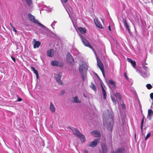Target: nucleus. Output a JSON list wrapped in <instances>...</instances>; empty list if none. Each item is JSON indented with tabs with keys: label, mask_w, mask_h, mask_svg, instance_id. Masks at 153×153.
Here are the masks:
<instances>
[{
	"label": "nucleus",
	"mask_w": 153,
	"mask_h": 153,
	"mask_svg": "<svg viewBox=\"0 0 153 153\" xmlns=\"http://www.w3.org/2000/svg\"><path fill=\"white\" fill-rule=\"evenodd\" d=\"M103 120L104 125L105 122L107 123V129L110 131H112L114 124V120L112 114L111 113H108L106 118L104 117Z\"/></svg>",
	"instance_id": "nucleus-1"
},
{
	"label": "nucleus",
	"mask_w": 153,
	"mask_h": 153,
	"mask_svg": "<svg viewBox=\"0 0 153 153\" xmlns=\"http://www.w3.org/2000/svg\"><path fill=\"white\" fill-rule=\"evenodd\" d=\"M31 70L33 71L34 73L36 75V78L38 79L39 78V74L37 71L33 67H31Z\"/></svg>",
	"instance_id": "nucleus-21"
},
{
	"label": "nucleus",
	"mask_w": 153,
	"mask_h": 153,
	"mask_svg": "<svg viewBox=\"0 0 153 153\" xmlns=\"http://www.w3.org/2000/svg\"><path fill=\"white\" fill-rule=\"evenodd\" d=\"M122 106L123 107V108H126V106H125V104H124L123 103L122 104Z\"/></svg>",
	"instance_id": "nucleus-40"
},
{
	"label": "nucleus",
	"mask_w": 153,
	"mask_h": 153,
	"mask_svg": "<svg viewBox=\"0 0 153 153\" xmlns=\"http://www.w3.org/2000/svg\"><path fill=\"white\" fill-rule=\"evenodd\" d=\"M65 93V91L64 90H62L61 91L59 94V95H63Z\"/></svg>",
	"instance_id": "nucleus-35"
},
{
	"label": "nucleus",
	"mask_w": 153,
	"mask_h": 153,
	"mask_svg": "<svg viewBox=\"0 0 153 153\" xmlns=\"http://www.w3.org/2000/svg\"><path fill=\"white\" fill-rule=\"evenodd\" d=\"M144 117H143L142 119V120L141 123V130L142 133V134H143V123H144Z\"/></svg>",
	"instance_id": "nucleus-25"
},
{
	"label": "nucleus",
	"mask_w": 153,
	"mask_h": 153,
	"mask_svg": "<svg viewBox=\"0 0 153 153\" xmlns=\"http://www.w3.org/2000/svg\"><path fill=\"white\" fill-rule=\"evenodd\" d=\"M127 60L128 62L131 63L133 67L135 68L136 65V62L135 61L132 60L131 59L128 58H127Z\"/></svg>",
	"instance_id": "nucleus-16"
},
{
	"label": "nucleus",
	"mask_w": 153,
	"mask_h": 153,
	"mask_svg": "<svg viewBox=\"0 0 153 153\" xmlns=\"http://www.w3.org/2000/svg\"><path fill=\"white\" fill-rule=\"evenodd\" d=\"M36 24H38L41 27H42L44 28L45 27V26L43 25L41 23L39 22H38V23H36Z\"/></svg>",
	"instance_id": "nucleus-34"
},
{
	"label": "nucleus",
	"mask_w": 153,
	"mask_h": 153,
	"mask_svg": "<svg viewBox=\"0 0 153 153\" xmlns=\"http://www.w3.org/2000/svg\"><path fill=\"white\" fill-rule=\"evenodd\" d=\"M84 153H88V151L86 150H85L84 151Z\"/></svg>",
	"instance_id": "nucleus-41"
},
{
	"label": "nucleus",
	"mask_w": 153,
	"mask_h": 153,
	"mask_svg": "<svg viewBox=\"0 0 153 153\" xmlns=\"http://www.w3.org/2000/svg\"><path fill=\"white\" fill-rule=\"evenodd\" d=\"M151 133L150 132H149L146 136L145 138V140H146L147 139L149 138L151 136Z\"/></svg>",
	"instance_id": "nucleus-32"
},
{
	"label": "nucleus",
	"mask_w": 153,
	"mask_h": 153,
	"mask_svg": "<svg viewBox=\"0 0 153 153\" xmlns=\"http://www.w3.org/2000/svg\"><path fill=\"white\" fill-rule=\"evenodd\" d=\"M11 58L13 60V61L14 62H16V59H15V58L13 56H11Z\"/></svg>",
	"instance_id": "nucleus-38"
},
{
	"label": "nucleus",
	"mask_w": 153,
	"mask_h": 153,
	"mask_svg": "<svg viewBox=\"0 0 153 153\" xmlns=\"http://www.w3.org/2000/svg\"><path fill=\"white\" fill-rule=\"evenodd\" d=\"M107 152H102V153H106Z\"/></svg>",
	"instance_id": "nucleus-47"
},
{
	"label": "nucleus",
	"mask_w": 153,
	"mask_h": 153,
	"mask_svg": "<svg viewBox=\"0 0 153 153\" xmlns=\"http://www.w3.org/2000/svg\"><path fill=\"white\" fill-rule=\"evenodd\" d=\"M28 5L30 6L32 3V0H25Z\"/></svg>",
	"instance_id": "nucleus-30"
},
{
	"label": "nucleus",
	"mask_w": 153,
	"mask_h": 153,
	"mask_svg": "<svg viewBox=\"0 0 153 153\" xmlns=\"http://www.w3.org/2000/svg\"><path fill=\"white\" fill-rule=\"evenodd\" d=\"M150 96V98L152 99H153V93H151Z\"/></svg>",
	"instance_id": "nucleus-37"
},
{
	"label": "nucleus",
	"mask_w": 153,
	"mask_h": 153,
	"mask_svg": "<svg viewBox=\"0 0 153 153\" xmlns=\"http://www.w3.org/2000/svg\"><path fill=\"white\" fill-rule=\"evenodd\" d=\"M66 57L67 62L70 65H73L74 63V59L70 53H67Z\"/></svg>",
	"instance_id": "nucleus-4"
},
{
	"label": "nucleus",
	"mask_w": 153,
	"mask_h": 153,
	"mask_svg": "<svg viewBox=\"0 0 153 153\" xmlns=\"http://www.w3.org/2000/svg\"><path fill=\"white\" fill-rule=\"evenodd\" d=\"M28 15L30 20L31 22L35 23H38V21L35 19L34 16L32 15L31 14L29 13L28 14Z\"/></svg>",
	"instance_id": "nucleus-9"
},
{
	"label": "nucleus",
	"mask_w": 153,
	"mask_h": 153,
	"mask_svg": "<svg viewBox=\"0 0 153 153\" xmlns=\"http://www.w3.org/2000/svg\"><path fill=\"white\" fill-rule=\"evenodd\" d=\"M101 147L102 149V152H107L108 149L107 148L106 144L102 143L101 144Z\"/></svg>",
	"instance_id": "nucleus-18"
},
{
	"label": "nucleus",
	"mask_w": 153,
	"mask_h": 153,
	"mask_svg": "<svg viewBox=\"0 0 153 153\" xmlns=\"http://www.w3.org/2000/svg\"><path fill=\"white\" fill-rule=\"evenodd\" d=\"M91 134L95 137H100L101 134L97 130H94L91 132Z\"/></svg>",
	"instance_id": "nucleus-10"
},
{
	"label": "nucleus",
	"mask_w": 153,
	"mask_h": 153,
	"mask_svg": "<svg viewBox=\"0 0 153 153\" xmlns=\"http://www.w3.org/2000/svg\"><path fill=\"white\" fill-rule=\"evenodd\" d=\"M53 49H51L48 51L47 52V55L50 57H52L53 55Z\"/></svg>",
	"instance_id": "nucleus-20"
},
{
	"label": "nucleus",
	"mask_w": 153,
	"mask_h": 153,
	"mask_svg": "<svg viewBox=\"0 0 153 153\" xmlns=\"http://www.w3.org/2000/svg\"><path fill=\"white\" fill-rule=\"evenodd\" d=\"M94 21L96 25L99 28H102V26L101 24L97 19H95Z\"/></svg>",
	"instance_id": "nucleus-13"
},
{
	"label": "nucleus",
	"mask_w": 153,
	"mask_h": 153,
	"mask_svg": "<svg viewBox=\"0 0 153 153\" xmlns=\"http://www.w3.org/2000/svg\"><path fill=\"white\" fill-rule=\"evenodd\" d=\"M108 29L109 30L111 31V27H110V26L109 25L108 27Z\"/></svg>",
	"instance_id": "nucleus-43"
},
{
	"label": "nucleus",
	"mask_w": 153,
	"mask_h": 153,
	"mask_svg": "<svg viewBox=\"0 0 153 153\" xmlns=\"http://www.w3.org/2000/svg\"><path fill=\"white\" fill-rule=\"evenodd\" d=\"M125 151L124 148L122 147L116 150L115 152H111V153H123L125 152Z\"/></svg>",
	"instance_id": "nucleus-14"
},
{
	"label": "nucleus",
	"mask_w": 153,
	"mask_h": 153,
	"mask_svg": "<svg viewBox=\"0 0 153 153\" xmlns=\"http://www.w3.org/2000/svg\"><path fill=\"white\" fill-rule=\"evenodd\" d=\"M152 104H153V103H152Z\"/></svg>",
	"instance_id": "nucleus-49"
},
{
	"label": "nucleus",
	"mask_w": 153,
	"mask_h": 153,
	"mask_svg": "<svg viewBox=\"0 0 153 153\" xmlns=\"http://www.w3.org/2000/svg\"><path fill=\"white\" fill-rule=\"evenodd\" d=\"M99 140L97 139L94 140L93 141L91 142L88 144V146L90 147H94L97 146V142Z\"/></svg>",
	"instance_id": "nucleus-8"
},
{
	"label": "nucleus",
	"mask_w": 153,
	"mask_h": 153,
	"mask_svg": "<svg viewBox=\"0 0 153 153\" xmlns=\"http://www.w3.org/2000/svg\"><path fill=\"white\" fill-rule=\"evenodd\" d=\"M124 76L126 78H127V76L126 73H125L124 74Z\"/></svg>",
	"instance_id": "nucleus-45"
},
{
	"label": "nucleus",
	"mask_w": 153,
	"mask_h": 153,
	"mask_svg": "<svg viewBox=\"0 0 153 153\" xmlns=\"http://www.w3.org/2000/svg\"><path fill=\"white\" fill-rule=\"evenodd\" d=\"M51 64L53 66H59V67H61L63 65L62 63H61L59 64L58 61L55 60L52 61L51 62Z\"/></svg>",
	"instance_id": "nucleus-12"
},
{
	"label": "nucleus",
	"mask_w": 153,
	"mask_h": 153,
	"mask_svg": "<svg viewBox=\"0 0 153 153\" xmlns=\"http://www.w3.org/2000/svg\"><path fill=\"white\" fill-rule=\"evenodd\" d=\"M101 86L102 87V91L103 93V99L104 100H105L106 99L107 93L105 90L104 89L103 87V86L101 84Z\"/></svg>",
	"instance_id": "nucleus-19"
},
{
	"label": "nucleus",
	"mask_w": 153,
	"mask_h": 153,
	"mask_svg": "<svg viewBox=\"0 0 153 153\" xmlns=\"http://www.w3.org/2000/svg\"><path fill=\"white\" fill-rule=\"evenodd\" d=\"M16 97L18 98V99L17 100V101L18 102H20V101H22V98H19L18 96L16 95Z\"/></svg>",
	"instance_id": "nucleus-33"
},
{
	"label": "nucleus",
	"mask_w": 153,
	"mask_h": 153,
	"mask_svg": "<svg viewBox=\"0 0 153 153\" xmlns=\"http://www.w3.org/2000/svg\"><path fill=\"white\" fill-rule=\"evenodd\" d=\"M102 22H103V20L102 19Z\"/></svg>",
	"instance_id": "nucleus-48"
},
{
	"label": "nucleus",
	"mask_w": 153,
	"mask_h": 153,
	"mask_svg": "<svg viewBox=\"0 0 153 153\" xmlns=\"http://www.w3.org/2000/svg\"><path fill=\"white\" fill-rule=\"evenodd\" d=\"M41 45V43L38 41H37L35 42L33 45V48H38Z\"/></svg>",
	"instance_id": "nucleus-23"
},
{
	"label": "nucleus",
	"mask_w": 153,
	"mask_h": 153,
	"mask_svg": "<svg viewBox=\"0 0 153 153\" xmlns=\"http://www.w3.org/2000/svg\"><path fill=\"white\" fill-rule=\"evenodd\" d=\"M153 114V111L151 109L148 110V116L151 117Z\"/></svg>",
	"instance_id": "nucleus-26"
},
{
	"label": "nucleus",
	"mask_w": 153,
	"mask_h": 153,
	"mask_svg": "<svg viewBox=\"0 0 153 153\" xmlns=\"http://www.w3.org/2000/svg\"><path fill=\"white\" fill-rule=\"evenodd\" d=\"M109 84L111 85L112 88L113 89H115L116 88V84L115 81L112 79H109L108 80Z\"/></svg>",
	"instance_id": "nucleus-15"
},
{
	"label": "nucleus",
	"mask_w": 153,
	"mask_h": 153,
	"mask_svg": "<svg viewBox=\"0 0 153 153\" xmlns=\"http://www.w3.org/2000/svg\"><path fill=\"white\" fill-rule=\"evenodd\" d=\"M97 64L98 66L101 70L102 72H103L104 71V66L103 65L100 59H99L97 57Z\"/></svg>",
	"instance_id": "nucleus-7"
},
{
	"label": "nucleus",
	"mask_w": 153,
	"mask_h": 153,
	"mask_svg": "<svg viewBox=\"0 0 153 153\" xmlns=\"http://www.w3.org/2000/svg\"><path fill=\"white\" fill-rule=\"evenodd\" d=\"M79 31L82 34H84L86 32V30L85 28L82 27H80L78 28Z\"/></svg>",
	"instance_id": "nucleus-24"
},
{
	"label": "nucleus",
	"mask_w": 153,
	"mask_h": 153,
	"mask_svg": "<svg viewBox=\"0 0 153 153\" xmlns=\"http://www.w3.org/2000/svg\"><path fill=\"white\" fill-rule=\"evenodd\" d=\"M54 77L57 82L61 85H63V82L61 80V73L58 74H54Z\"/></svg>",
	"instance_id": "nucleus-5"
},
{
	"label": "nucleus",
	"mask_w": 153,
	"mask_h": 153,
	"mask_svg": "<svg viewBox=\"0 0 153 153\" xmlns=\"http://www.w3.org/2000/svg\"><path fill=\"white\" fill-rule=\"evenodd\" d=\"M85 72V74L84 73V72H83V73H80L81 74L82 78L83 81H84L85 80V79L86 76V72Z\"/></svg>",
	"instance_id": "nucleus-27"
},
{
	"label": "nucleus",
	"mask_w": 153,
	"mask_h": 153,
	"mask_svg": "<svg viewBox=\"0 0 153 153\" xmlns=\"http://www.w3.org/2000/svg\"><path fill=\"white\" fill-rule=\"evenodd\" d=\"M102 72V74L103 76H104V77H105V74H104V71L103 72Z\"/></svg>",
	"instance_id": "nucleus-44"
},
{
	"label": "nucleus",
	"mask_w": 153,
	"mask_h": 153,
	"mask_svg": "<svg viewBox=\"0 0 153 153\" xmlns=\"http://www.w3.org/2000/svg\"><path fill=\"white\" fill-rule=\"evenodd\" d=\"M88 67L87 64L85 62H82L81 64L79 65V71L80 73H83L84 72H86Z\"/></svg>",
	"instance_id": "nucleus-3"
},
{
	"label": "nucleus",
	"mask_w": 153,
	"mask_h": 153,
	"mask_svg": "<svg viewBox=\"0 0 153 153\" xmlns=\"http://www.w3.org/2000/svg\"><path fill=\"white\" fill-rule=\"evenodd\" d=\"M123 22L125 26L126 27V29H127L129 33H130L131 30L129 28V26L128 24L127 23V21L126 19L123 18Z\"/></svg>",
	"instance_id": "nucleus-11"
},
{
	"label": "nucleus",
	"mask_w": 153,
	"mask_h": 153,
	"mask_svg": "<svg viewBox=\"0 0 153 153\" xmlns=\"http://www.w3.org/2000/svg\"><path fill=\"white\" fill-rule=\"evenodd\" d=\"M90 87L94 91H96L97 89L95 85L93 83H91Z\"/></svg>",
	"instance_id": "nucleus-28"
},
{
	"label": "nucleus",
	"mask_w": 153,
	"mask_h": 153,
	"mask_svg": "<svg viewBox=\"0 0 153 153\" xmlns=\"http://www.w3.org/2000/svg\"><path fill=\"white\" fill-rule=\"evenodd\" d=\"M49 108L52 112L53 113L55 111V108L52 102L50 103Z\"/></svg>",
	"instance_id": "nucleus-22"
},
{
	"label": "nucleus",
	"mask_w": 153,
	"mask_h": 153,
	"mask_svg": "<svg viewBox=\"0 0 153 153\" xmlns=\"http://www.w3.org/2000/svg\"><path fill=\"white\" fill-rule=\"evenodd\" d=\"M81 41L85 46L88 47L91 49H93L92 47L88 42L87 39L83 36H81Z\"/></svg>",
	"instance_id": "nucleus-6"
},
{
	"label": "nucleus",
	"mask_w": 153,
	"mask_h": 153,
	"mask_svg": "<svg viewBox=\"0 0 153 153\" xmlns=\"http://www.w3.org/2000/svg\"><path fill=\"white\" fill-rule=\"evenodd\" d=\"M115 96L117 98H118L120 100L122 99V98L120 96V93H117L115 94Z\"/></svg>",
	"instance_id": "nucleus-29"
},
{
	"label": "nucleus",
	"mask_w": 153,
	"mask_h": 153,
	"mask_svg": "<svg viewBox=\"0 0 153 153\" xmlns=\"http://www.w3.org/2000/svg\"><path fill=\"white\" fill-rule=\"evenodd\" d=\"M111 99H112V100L115 103H116V101L114 98H113V97H112Z\"/></svg>",
	"instance_id": "nucleus-36"
},
{
	"label": "nucleus",
	"mask_w": 153,
	"mask_h": 153,
	"mask_svg": "<svg viewBox=\"0 0 153 153\" xmlns=\"http://www.w3.org/2000/svg\"><path fill=\"white\" fill-rule=\"evenodd\" d=\"M61 0L62 3H66L67 1V0Z\"/></svg>",
	"instance_id": "nucleus-39"
},
{
	"label": "nucleus",
	"mask_w": 153,
	"mask_h": 153,
	"mask_svg": "<svg viewBox=\"0 0 153 153\" xmlns=\"http://www.w3.org/2000/svg\"><path fill=\"white\" fill-rule=\"evenodd\" d=\"M72 102H77L79 103L81 102V101L79 99L78 96H76L73 98Z\"/></svg>",
	"instance_id": "nucleus-17"
},
{
	"label": "nucleus",
	"mask_w": 153,
	"mask_h": 153,
	"mask_svg": "<svg viewBox=\"0 0 153 153\" xmlns=\"http://www.w3.org/2000/svg\"><path fill=\"white\" fill-rule=\"evenodd\" d=\"M146 87L149 90L152 88V85L150 84H148L146 85Z\"/></svg>",
	"instance_id": "nucleus-31"
},
{
	"label": "nucleus",
	"mask_w": 153,
	"mask_h": 153,
	"mask_svg": "<svg viewBox=\"0 0 153 153\" xmlns=\"http://www.w3.org/2000/svg\"><path fill=\"white\" fill-rule=\"evenodd\" d=\"M69 128L72 130L74 135L80 139L81 142L83 143L85 141V136L84 135L81 134L78 130L74 128Z\"/></svg>",
	"instance_id": "nucleus-2"
},
{
	"label": "nucleus",
	"mask_w": 153,
	"mask_h": 153,
	"mask_svg": "<svg viewBox=\"0 0 153 153\" xmlns=\"http://www.w3.org/2000/svg\"><path fill=\"white\" fill-rule=\"evenodd\" d=\"M10 25L12 28H13V27H14L11 23H10Z\"/></svg>",
	"instance_id": "nucleus-46"
},
{
	"label": "nucleus",
	"mask_w": 153,
	"mask_h": 153,
	"mask_svg": "<svg viewBox=\"0 0 153 153\" xmlns=\"http://www.w3.org/2000/svg\"><path fill=\"white\" fill-rule=\"evenodd\" d=\"M13 29V30L15 32H17V30H16V29H15V28L14 27H13V28H12Z\"/></svg>",
	"instance_id": "nucleus-42"
}]
</instances>
